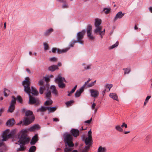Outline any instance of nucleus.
I'll use <instances>...</instances> for the list:
<instances>
[{
	"mask_svg": "<svg viewBox=\"0 0 152 152\" xmlns=\"http://www.w3.org/2000/svg\"><path fill=\"white\" fill-rule=\"evenodd\" d=\"M49 89V86L48 85L44 86H41L39 88V93L42 94H43L44 91L46 90L48 91ZM51 95V92L50 91H48L45 93V97L47 98H49Z\"/></svg>",
	"mask_w": 152,
	"mask_h": 152,
	"instance_id": "6e6552de",
	"label": "nucleus"
},
{
	"mask_svg": "<svg viewBox=\"0 0 152 152\" xmlns=\"http://www.w3.org/2000/svg\"><path fill=\"white\" fill-rule=\"evenodd\" d=\"M15 130L16 131L15 134L16 133L17 131V130ZM25 133L26 131L21 130L15 136L14 135L13 138L15 137L16 138L19 139L18 143H16L20 145V147L16 150V151L18 152L24 151L26 148L25 145L28 144L29 142L30 139L27 137Z\"/></svg>",
	"mask_w": 152,
	"mask_h": 152,
	"instance_id": "f257e3e1",
	"label": "nucleus"
},
{
	"mask_svg": "<svg viewBox=\"0 0 152 152\" xmlns=\"http://www.w3.org/2000/svg\"><path fill=\"white\" fill-rule=\"evenodd\" d=\"M55 81L57 83L60 88H63L65 87V84L63 83V82L64 81L66 82V81L64 77H61V75H58L57 77L55 79Z\"/></svg>",
	"mask_w": 152,
	"mask_h": 152,
	"instance_id": "0eeeda50",
	"label": "nucleus"
},
{
	"mask_svg": "<svg viewBox=\"0 0 152 152\" xmlns=\"http://www.w3.org/2000/svg\"><path fill=\"white\" fill-rule=\"evenodd\" d=\"M82 65L84 66V68L85 69H91V64L86 65L85 64L83 63L82 64Z\"/></svg>",
	"mask_w": 152,
	"mask_h": 152,
	"instance_id": "2f4dec72",
	"label": "nucleus"
},
{
	"mask_svg": "<svg viewBox=\"0 0 152 152\" xmlns=\"http://www.w3.org/2000/svg\"><path fill=\"white\" fill-rule=\"evenodd\" d=\"M25 115L27 117L25 118L24 119V124L27 125L34 121L35 118L32 111L29 110L26 112Z\"/></svg>",
	"mask_w": 152,
	"mask_h": 152,
	"instance_id": "20e7f679",
	"label": "nucleus"
},
{
	"mask_svg": "<svg viewBox=\"0 0 152 152\" xmlns=\"http://www.w3.org/2000/svg\"><path fill=\"white\" fill-rule=\"evenodd\" d=\"M96 106V104L94 103H93L91 105V108L93 110L95 107Z\"/></svg>",
	"mask_w": 152,
	"mask_h": 152,
	"instance_id": "6e6d98bb",
	"label": "nucleus"
},
{
	"mask_svg": "<svg viewBox=\"0 0 152 152\" xmlns=\"http://www.w3.org/2000/svg\"><path fill=\"white\" fill-rule=\"evenodd\" d=\"M119 44V42H117L115 44V48L117 47Z\"/></svg>",
	"mask_w": 152,
	"mask_h": 152,
	"instance_id": "e2e57ef3",
	"label": "nucleus"
},
{
	"mask_svg": "<svg viewBox=\"0 0 152 152\" xmlns=\"http://www.w3.org/2000/svg\"><path fill=\"white\" fill-rule=\"evenodd\" d=\"M58 68L57 66L56 65H53L48 68V70L51 71H54Z\"/></svg>",
	"mask_w": 152,
	"mask_h": 152,
	"instance_id": "cd10ccee",
	"label": "nucleus"
},
{
	"mask_svg": "<svg viewBox=\"0 0 152 152\" xmlns=\"http://www.w3.org/2000/svg\"><path fill=\"white\" fill-rule=\"evenodd\" d=\"M4 109L3 108H1L0 109V116H1V114L3 112Z\"/></svg>",
	"mask_w": 152,
	"mask_h": 152,
	"instance_id": "13d9d810",
	"label": "nucleus"
},
{
	"mask_svg": "<svg viewBox=\"0 0 152 152\" xmlns=\"http://www.w3.org/2000/svg\"><path fill=\"white\" fill-rule=\"evenodd\" d=\"M110 10L111 9L110 8H104L103 9V12L105 14H107L109 13Z\"/></svg>",
	"mask_w": 152,
	"mask_h": 152,
	"instance_id": "473e14b6",
	"label": "nucleus"
},
{
	"mask_svg": "<svg viewBox=\"0 0 152 152\" xmlns=\"http://www.w3.org/2000/svg\"><path fill=\"white\" fill-rule=\"evenodd\" d=\"M31 89H30V94L31 93L34 96H37L38 94V92L32 86L31 87Z\"/></svg>",
	"mask_w": 152,
	"mask_h": 152,
	"instance_id": "412c9836",
	"label": "nucleus"
},
{
	"mask_svg": "<svg viewBox=\"0 0 152 152\" xmlns=\"http://www.w3.org/2000/svg\"><path fill=\"white\" fill-rule=\"evenodd\" d=\"M107 89H105L104 90H103L102 93V94L103 95V96H104V93L106 91H107Z\"/></svg>",
	"mask_w": 152,
	"mask_h": 152,
	"instance_id": "680f3d73",
	"label": "nucleus"
},
{
	"mask_svg": "<svg viewBox=\"0 0 152 152\" xmlns=\"http://www.w3.org/2000/svg\"><path fill=\"white\" fill-rule=\"evenodd\" d=\"M108 48L109 50L114 48V45H113L109 47Z\"/></svg>",
	"mask_w": 152,
	"mask_h": 152,
	"instance_id": "052dcab7",
	"label": "nucleus"
},
{
	"mask_svg": "<svg viewBox=\"0 0 152 152\" xmlns=\"http://www.w3.org/2000/svg\"><path fill=\"white\" fill-rule=\"evenodd\" d=\"M92 27L91 26H88L87 29V36L90 39L93 40L95 39V37L91 35V31Z\"/></svg>",
	"mask_w": 152,
	"mask_h": 152,
	"instance_id": "ddd939ff",
	"label": "nucleus"
},
{
	"mask_svg": "<svg viewBox=\"0 0 152 152\" xmlns=\"http://www.w3.org/2000/svg\"><path fill=\"white\" fill-rule=\"evenodd\" d=\"M44 81L43 80H40L39 82V84L40 85H43Z\"/></svg>",
	"mask_w": 152,
	"mask_h": 152,
	"instance_id": "de8ad7c7",
	"label": "nucleus"
},
{
	"mask_svg": "<svg viewBox=\"0 0 152 152\" xmlns=\"http://www.w3.org/2000/svg\"><path fill=\"white\" fill-rule=\"evenodd\" d=\"M91 134L92 132L90 130L88 133L87 137L86 138L84 135H83L81 136L82 140L85 142L86 145H89L90 147L92 145L93 142Z\"/></svg>",
	"mask_w": 152,
	"mask_h": 152,
	"instance_id": "39448f33",
	"label": "nucleus"
},
{
	"mask_svg": "<svg viewBox=\"0 0 152 152\" xmlns=\"http://www.w3.org/2000/svg\"><path fill=\"white\" fill-rule=\"evenodd\" d=\"M83 91L84 89L83 88L81 87L79 89L77 90L75 93V97H79Z\"/></svg>",
	"mask_w": 152,
	"mask_h": 152,
	"instance_id": "a211bd4d",
	"label": "nucleus"
},
{
	"mask_svg": "<svg viewBox=\"0 0 152 152\" xmlns=\"http://www.w3.org/2000/svg\"><path fill=\"white\" fill-rule=\"evenodd\" d=\"M38 136L37 134H35L32 138L31 141L30 142V144L31 145H34L38 140Z\"/></svg>",
	"mask_w": 152,
	"mask_h": 152,
	"instance_id": "dca6fc26",
	"label": "nucleus"
},
{
	"mask_svg": "<svg viewBox=\"0 0 152 152\" xmlns=\"http://www.w3.org/2000/svg\"><path fill=\"white\" fill-rule=\"evenodd\" d=\"M94 25L95 27L100 26V25L101 24V20L98 18H96L95 20Z\"/></svg>",
	"mask_w": 152,
	"mask_h": 152,
	"instance_id": "5701e85b",
	"label": "nucleus"
},
{
	"mask_svg": "<svg viewBox=\"0 0 152 152\" xmlns=\"http://www.w3.org/2000/svg\"><path fill=\"white\" fill-rule=\"evenodd\" d=\"M57 58L55 57L50 58V60L51 61H55L57 60Z\"/></svg>",
	"mask_w": 152,
	"mask_h": 152,
	"instance_id": "37998d69",
	"label": "nucleus"
},
{
	"mask_svg": "<svg viewBox=\"0 0 152 152\" xmlns=\"http://www.w3.org/2000/svg\"><path fill=\"white\" fill-rule=\"evenodd\" d=\"M88 83L87 81L85 82L84 85L83 86L81 87V88H83L84 89V88H87V85H88Z\"/></svg>",
	"mask_w": 152,
	"mask_h": 152,
	"instance_id": "c03bdc74",
	"label": "nucleus"
},
{
	"mask_svg": "<svg viewBox=\"0 0 152 152\" xmlns=\"http://www.w3.org/2000/svg\"><path fill=\"white\" fill-rule=\"evenodd\" d=\"M69 50V48H66L64 49L61 50L59 49H57L56 48H53L52 49V52L53 53H56L57 51L58 54H60L65 53L67 52Z\"/></svg>",
	"mask_w": 152,
	"mask_h": 152,
	"instance_id": "f8f14e48",
	"label": "nucleus"
},
{
	"mask_svg": "<svg viewBox=\"0 0 152 152\" xmlns=\"http://www.w3.org/2000/svg\"><path fill=\"white\" fill-rule=\"evenodd\" d=\"M102 27L101 26L95 27V28L94 29V33L97 34H99L101 38H103L102 35H104L105 32L104 29L102 31H101Z\"/></svg>",
	"mask_w": 152,
	"mask_h": 152,
	"instance_id": "9b49d317",
	"label": "nucleus"
},
{
	"mask_svg": "<svg viewBox=\"0 0 152 152\" xmlns=\"http://www.w3.org/2000/svg\"><path fill=\"white\" fill-rule=\"evenodd\" d=\"M27 94H28L29 96V104H33L38 102L39 100L31 96L30 95V93Z\"/></svg>",
	"mask_w": 152,
	"mask_h": 152,
	"instance_id": "4468645a",
	"label": "nucleus"
},
{
	"mask_svg": "<svg viewBox=\"0 0 152 152\" xmlns=\"http://www.w3.org/2000/svg\"><path fill=\"white\" fill-rule=\"evenodd\" d=\"M17 99L18 102L22 103V102L23 100L20 96H18L17 97Z\"/></svg>",
	"mask_w": 152,
	"mask_h": 152,
	"instance_id": "58836bf2",
	"label": "nucleus"
},
{
	"mask_svg": "<svg viewBox=\"0 0 152 152\" xmlns=\"http://www.w3.org/2000/svg\"><path fill=\"white\" fill-rule=\"evenodd\" d=\"M106 149L105 148L100 146L98 149V152H106Z\"/></svg>",
	"mask_w": 152,
	"mask_h": 152,
	"instance_id": "f704fd0d",
	"label": "nucleus"
},
{
	"mask_svg": "<svg viewBox=\"0 0 152 152\" xmlns=\"http://www.w3.org/2000/svg\"><path fill=\"white\" fill-rule=\"evenodd\" d=\"M123 70H124V75L129 73L131 71V69L129 68H124Z\"/></svg>",
	"mask_w": 152,
	"mask_h": 152,
	"instance_id": "e433bc0d",
	"label": "nucleus"
},
{
	"mask_svg": "<svg viewBox=\"0 0 152 152\" xmlns=\"http://www.w3.org/2000/svg\"><path fill=\"white\" fill-rule=\"evenodd\" d=\"M8 90L7 89H4V96H8V95L6 93V92L8 91Z\"/></svg>",
	"mask_w": 152,
	"mask_h": 152,
	"instance_id": "603ef678",
	"label": "nucleus"
},
{
	"mask_svg": "<svg viewBox=\"0 0 152 152\" xmlns=\"http://www.w3.org/2000/svg\"><path fill=\"white\" fill-rule=\"evenodd\" d=\"M91 96L93 97H96L98 96L99 93L98 91L94 89H92L90 90Z\"/></svg>",
	"mask_w": 152,
	"mask_h": 152,
	"instance_id": "f3484780",
	"label": "nucleus"
},
{
	"mask_svg": "<svg viewBox=\"0 0 152 152\" xmlns=\"http://www.w3.org/2000/svg\"><path fill=\"white\" fill-rule=\"evenodd\" d=\"M47 107L42 106L40 108L38 109L37 111V112H44L47 110Z\"/></svg>",
	"mask_w": 152,
	"mask_h": 152,
	"instance_id": "4be33fe9",
	"label": "nucleus"
},
{
	"mask_svg": "<svg viewBox=\"0 0 152 152\" xmlns=\"http://www.w3.org/2000/svg\"><path fill=\"white\" fill-rule=\"evenodd\" d=\"M77 42V41L75 40H74L73 41V42H71L69 45V48H70V47H73L74 45V43Z\"/></svg>",
	"mask_w": 152,
	"mask_h": 152,
	"instance_id": "79ce46f5",
	"label": "nucleus"
},
{
	"mask_svg": "<svg viewBox=\"0 0 152 152\" xmlns=\"http://www.w3.org/2000/svg\"><path fill=\"white\" fill-rule=\"evenodd\" d=\"M53 31V29L50 28L46 30L44 33V35L45 36H48L50 35L51 33Z\"/></svg>",
	"mask_w": 152,
	"mask_h": 152,
	"instance_id": "aec40b11",
	"label": "nucleus"
},
{
	"mask_svg": "<svg viewBox=\"0 0 152 152\" xmlns=\"http://www.w3.org/2000/svg\"><path fill=\"white\" fill-rule=\"evenodd\" d=\"M149 11L151 13H152V7H149Z\"/></svg>",
	"mask_w": 152,
	"mask_h": 152,
	"instance_id": "69168bd1",
	"label": "nucleus"
},
{
	"mask_svg": "<svg viewBox=\"0 0 152 152\" xmlns=\"http://www.w3.org/2000/svg\"><path fill=\"white\" fill-rule=\"evenodd\" d=\"M36 149V147L34 146H32L29 148V152H34Z\"/></svg>",
	"mask_w": 152,
	"mask_h": 152,
	"instance_id": "72a5a7b5",
	"label": "nucleus"
},
{
	"mask_svg": "<svg viewBox=\"0 0 152 152\" xmlns=\"http://www.w3.org/2000/svg\"><path fill=\"white\" fill-rule=\"evenodd\" d=\"M109 96L110 97L112 98L113 99H114V94L113 93H110L109 95Z\"/></svg>",
	"mask_w": 152,
	"mask_h": 152,
	"instance_id": "864d4df0",
	"label": "nucleus"
},
{
	"mask_svg": "<svg viewBox=\"0 0 152 152\" xmlns=\"http://www.w3.org/2000/svg\"><path fill=\"white\" fill-rule=\"evenodd\" d=\"M65 144V152H70L74 149V144L72 141L73 137L70 134L65 133L63 136Z\"/></svg>",
	"mask_w": 152,
	"mask_h": 152,
	"instance_id": "f03ea898",
	"label": "nucleus"
},
{
	"mask_svg": "<svg viewBox=\"0 0 152 152\" xmlns=\"http://www.w3.org/2000/svg\"><path fill=\"white\" fill-rule=\"evenodd\" d=\"M151 96H148L147 97L146 99H145V101L144 102V105H145V106L146 105V104L148 102V101L149 99L151 98Z\"/></svg>",
	"mask_w": 152,
	"mask_h": 152,
	"instance_id": "ea45409f",
	"label": "nucleus"
},
{
	"mask_svg": "<svg viewBox=\"0 0 152 152\" xmlns=\"http://www.w3.org/2000/svg\"><path fill=\"white\" fill-rule=\"evenodd\" d=\"M39 128V126L34 125L28 129V130L30 131H33L38 129Z\"/></svg>",
	"mask_w": 152,
	"mask_h": 152,
	"instance_id": "b1692460",
	"label": "nucleus"
},
{
	"mask_svg": "<svg viewBox=\"0 0 152 152\" xmlns=\"http://www.w3.org/2000/svg\"><path fill=\"white\" fill-rule=\"evenodd\" d=\"M26 71L28 72L29 73H30L31 72L30 70L28 68L26 69Z\"/></svg>",
	"mask_w": 152,
	"mask_h": 152,
	"instance_id": "0e129e2a",
	"label": "nucleus"
},
{
	"mask_svg": "<svg viewBox=\"0 0 152 152\" xmlns=\"http://www.w3.org/2000/svg\"><path fill=\"white\" fill-rule=\"evenodd\" d=\"M14 121L13 119H11L8 120L6 123V125L11 126L14 123Z\"/></svg>",
	"mask_w": 152,
	"mask_h": 152,
	"instance_id": "a878e982",
	"label": "nucleus"
},
{
	"mask_svg": "<svg viewBox=\"0 0 152 152\" xmlns=\"http://www.w3.org/2000/svg\"><path fill=\"white\" fill-rule=\"evenodd\" d=\"M79 131L76 129H73L70 131V133L75 137H77L79 135Z\"/></svg>",
	"mask_w": 152,
	"mask_h": 152,
	"instance_id": "2eb2a0df",
	"label": "nucleus"
},
{
	"mask_svg": "<svg viewBox=\"0 0 152 152\" xmlns=\"http://www.w3.org/2000/svg\"><path fill=\"white\" fill-rule=\"evenodd\" d=\"M121 127H125V128H127V125L125 123H123L121 125Z\"/></svg>",
	"mask_w": 152,
	"mask_h": 152,
	"instance_id": "8fccbe9b",
	"label": "nucleus"
},
{
	"mask_svg": "<svg viewBox=\"0 0 152 152\" xmlns=\"http://www.w3.org/2000/svg\"><path fill=\"white\" fill-rule=\"evenodd\" d=\"M53 103L52 100L49 98H48L47 100L45 102L44 104L45 105H50Z\"/></svg>",
	"mask_w": 152,
	"mask_h": 152,
	"instance_id": "c756f323",
	"label": "nucleus"
},
{
	"mask_svg": "<svg viewBox=\"0 0 152 152\" xmlns=\"http://www.w3.org/2000/svg\"><path fill=\"white\" fill-rule=\"evenodd\" d=\"M75 91L73 89L71 90V91L70 92L68 91V96H71V94H72Z\"/></svg>",
	"mask_w": 152,
	"mask_h": 152,
	"instance_id": "a18cd8bd",
	"label": "nucleus"
},
{
	"mask_svg": "<svg viewBox=\"0 0 152 152\" xmlns=\"http://www.w3.org/2000/svg\"><path fill=\"white\" fill-rule=\"evenodd\" d=\"M74 101L73 100H71L69 101H68L66 103V106L68 107L72 105V104L74 103Z\"/></svg>",
	"mask_w": 152,
	"mask_h": 152,
	"instance_id": "4c0bfd02",
	"label": "nucleus"
},
{
	"mask_svg": "<svg viewBox=\"0 0 152 152\" xmlns=\"http://www.w3.org/2000/svg\"><path fill=\"white\" fill-rule=\"evenodd\" d=\"M124 14L122 12L120 11L118 12L116 15L115 17V21L118 19L121 18L124 15Z\"/></svg>",
	"mask_w": 152,
	"mask_h": 152,
	"instance_id": "6ab92c4d",
	"label": "nucleus"
},
{
	"mask_svg": "<svg viewBox=\"0 0 152 152\" xmlns=\"http://www.w3.org/2000/svg\"><path fill=\"white\" fill-rule=\"evenodd\" d=\"M77 85H75L73 88V89H74L75 91L77 88Z\"/></svg>",
	"mask_w": 152,
	"mask_h": 152,
	"instance_id": "338daca9",
	"label": "nucleus"
},
{
	"mask_svg": "<svg viewBox=\"0 0 152 152\" xmlns=\"http://www.w3.org/2000/svg\"><path fill=\"white\" fill-rule=\"evenodd\" d=\"M94 86L93 83H92H92H90L88 84V85H87V88L91 87L92 86Z\"/></svg>",
	"mask_w": 152,
	"mask_h": 152,
	"instance_id": "09e8293b",
	"label": "nucleus"
},
{
	"mask_svg": "<svg viewBox=\"0 0 152 152\" xmlns=\"http://www.w3.org/2000/svg\"><path fill=\"white\" fill-rule=\"evenodd\" d=\"M115 100H116L118 101H119V99L118 98V96L116 94H115Z\"/></svg>",
	"mask_w": 152,
	"mask_h": 152,
	"instance_id": "4d7b16f0",
	"label": "nucleus"
},
{
	"mask_svg": "<svg viewBox=\"0 0 152 152\" xmlns=\"http://www.w3.org/2000/svg\"><path fill=\"white\" fill-rule=\"evenodd\" d=\"M113 85L112 84H107L104 86L105 89H107V91L108 92L110 90V88L112 87Z\"/></svg>",
	"mask_w": 152,
	"mask_h": 152,
	"instance_id": "7c9ffc66",
	"label": "nucleus"
},
{
	"mask_svg": "<svg viewBox=\"0 0 152 152\" xmlns=\"http://www.w3.org/2000/svg\"><path fill=\"white\" fill-rule=\"evenodd\" d=\"M43 44L44 45V50H46L49 49V46L47 43L44 42Z\"/></svg>",
	"mask_w": 152,
	"mask_h": 152,
	"instance_id": "c9c22d12",
	"label": "nucleus"
},
{
	"mask_svg": "<svg viewBox=\"0 0 152 152\" xmlns=\"http://www.w3.org/2000/svg\"><path fill=\"white\" fill-rule=\"evenodd\" d=\"M90 145H88L85 146L83 149H80L79 150L80 152H88L90 149Z\"/></svg>",
	"mask_w": 152,
	"mask_h": 152,
	"instance_id": "393cba45",
	"label": "nucleus"
},
{
	"mask_svg": "<svg viewBox=\"0 0 152 152\" xmlns=\"http://www.w3.org/2000/svg\"><path fill=\"white\" fill-rule=\"evenodd\" d=\"M16 131L15 129H14L11 131L9 134H8L10 132V130L7 129L5 130L2 136L3 139L1 140H0V146H1L3 144L2 141H6L10 138H13L16 132Z\"/></svg>",
	"mask_w": 152,
	"mask_h": 152,
	"instance_id": "7ed1b4c3",
	"label": "nucleus"
},
{
	"mask_svg": "<svg viewBox=\"0 0 152 152\" xmlns=\"http://www.w3.org/2000/svg\"><path fill=\"white\" fill-rule=\"evenodd\" d=\"M62 8L63 9L67 8L68 7V5L66 4H64L62 6Z\"/></svg>",
	"mask_w": 152,
	"mask_h": 152,
	"instance_id": "3c124183",
	"label": "nucleus"
},
{
	"mask_svg": "<svg viewBox=\"0 0 152 152\" xmlns=\"http://www.w3.org/2000/svg\"><path fill=\"white\" fill-rule=\"evenodd\" d=\"M44 78H45V80L46 82H48L49 81L50 79H49V77H44Z\"/></svg>",
	"mask_w": 152,
	"mask_h": 152,
	"instance_id": "5fc2aeb1",
	"label": "nucleus"
},
{
	"mask_svg": "<svg viewBox=\"0 0 152 152\" xmlns=\"http://www.w3.org/2000/svg\"><path fill=\"white\" fill-rule=\"evenodd\" d=\"M53 121L55 122L58 121H59V119L56 118H53Z\"/></svg>",
	"mask_w": 152,
	"mask_h": 152,
	"instance_id": "bf43d9fd",
	"label": "nucleus"
},
{
	"mask_svg": "<svg viewBox=\"0 0 152 152\" xmlns=\"http://www.w3.org/2000/svg\"><path fill=\"white\" fill-rule=\"evenodd\" d=\"M77 85H75L73 88V89H74L75 91L77 88Z\"/></svg>",
	"mask_w": 152,
	"mask_h": 152,
	"instance_id": "774afa93",
	"label": "nucleus"
},
{
	"mask_svg": "<svg viewBox=\"0 0 152 152\" xmlns=\"http://www.w3.org/2000/svg\"><path fill=\"white\" fill-rule=\"evenodd\" d=\"M47 109L49 112H53L56 110V107H47Z\"/></svg>",
	"mask_w": 152,
	"mask_h": 152,
	"instance_id": "c85d7f7f",
	"label": "nucleus"
},
{
	"mask_svg": "<svg viewBox=\"0 0 152 152\" xmlns=\"http://www.w3.org/2000/svg\"><path fill=\"white\" fill-rule=\"evenodd\" d=\"M22 84L24 87V91L27 94L30 93L31 82L28 77L25 78V80L22 81Z\"/></svg>",
	"mask_w": 152,
	"mask_h": 152,
	"instance_id": "423d86ee",
	"label": "nucleus"
},
{
	"mask_svg": "<svg viewBox=\"0 0 152 152\" xmlns=\"http://www.w3.org/2000/svg\"><path fill=\"white\" fill-rule=\"evenodd\" d=\"M85 32L86 30L83 29L77 34V41L79 43L82 45L83 44V42L82 40Z\"/></svg>",
	"mask_w": 152,
	"mask_h": 152,
	"instance_id": "9d476101",
	"label": "nucleus"
},
{
	"mask_svg": "<svg viewBox=\"0 0 152 152\" xmlns=\"http://www.w3.org/2000/svg\"><path fill=\"white\" fill-rule=\"evenodd\" d=\"M50 89L53 94L55 95H56L57 94V90L56 89L55 86L54 85H52L51 86Z\"/></svg>",
	"mask_w": 152,
	"mask_h": 152,
	"instance_id": "bb28decb",
	"label": "nucleus"
},
{
	"mask_svg": "<svg viewBox=\"0 0 152 152\" xmlns=\"http://www.w3.org/2000/svg\"><path fill=\"white\" fill-rule=\"evenodd\" d=\"M92 121V118H91L90 120L85 121L84 122L85 123H87L89 124L91 123V121Z\"/></svg>",
	"mask_w": 152,
	"mask_h": 152,
	"instance_id": "49530a36",
	"label": "nucleus"
},
{
	"mask_svg": "<svg viewBox=\"0 0 152 152\" xmlns=\"http://www.w3.org/2000/svg\"><path fill=\"white\" fill-rule=\"evenodd\" d=\"M121 127V126H116V129L118 131L122 132H123V130Z\"/></svg>",
	"mask_w": 152,
	"mask_h": 152,
	"instance_id": "a19ab883",
	"label": "nucleus"
},
{
	"mask_svg": "<svg viewBox=\"0 0 152 152\" xmlns=\"http://www.w3.org/2000/svg\"><path fill=\"white\" fill-rule=\"evenodd\" d=\"M12 99L10 103V105L7 110L8 113H12L15 108V104L16 102V98L14 96H12Z\"/></svg>",
	"mask_w": 152,
	"mask_h": 152,
	"instance_id": "1a4fd4ad",
	"label": "nucleus"
}]
</instances>
